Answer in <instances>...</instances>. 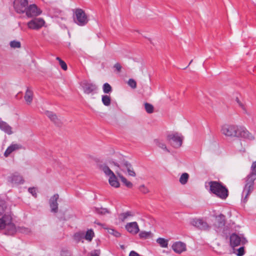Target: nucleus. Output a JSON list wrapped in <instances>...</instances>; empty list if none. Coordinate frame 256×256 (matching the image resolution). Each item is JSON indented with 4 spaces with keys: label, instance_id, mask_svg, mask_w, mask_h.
Here are the masks:
<instances>
[{
    "label": "nucleus",
    "instance_id": "nucleus-11",
    "mask_svg": "<svg viewBox=\"0 0 256 256\" xmlns=\"http://www.w3.org/2000/svg\"><path fill=\"white\" fill-rule=\"evenodd\" d=\"M45 21L42 18H34L27 23V26L30 29L38 30L44 26Z\"/></svg>",
    "mask_w": 256,
    "mask_h": 256
},
{
    "label": "nucleus",
    "instance_id": "nucleus-9",
    "mask_svg": "<svg viewBox=\"0 0 256 256\" xmlns=\"http://www.w3.org/2000/svg\"><path fill=\"white\" fill-rule=\"evenodd\" d=\"M167 139L174 148H178L182 144L183 138L180 134L176 132L168 134Z\"/></svg>",
    "mask_w": 256,
    "mask_h": 256
},
{
    "label": "nucleus",
    "instance_id": "nucleus-2",
    "mask_svg": "<svg viewBox=\"0 0 256 256\" xmlns=\"http://www.w3.org/2000/svg\"><path fill=\"white\" fill-rule=\"evenodd\" d=\"M210 191L218 197L224 200L228 196V192L226 187L221 183L216 181H211L209 182Z\"/></svg>",
    "mask_w": 256,
    "mask_h": 256
},
{
    "label": "nucleus",
    "instance_id": "nucleus-47",
    "mask_svg": "<svg viewBox=\"0 0 256 256\" xmlns=\"http://www.w3.org/2000/svg\"><path fill=\"white\" fill-rule=\"evenodd\" d=\"M60 64L62 68L64 70H66L68 68L66 63L62 60H60Z\"/></svg>",
    "mask_w": 256,
    "mask_h": 256
},
{
    "label": "nucleus",
    "instance_id": "nucleus-5",
    "mask_svg": "<svg viewBox=\"0 0 256 256\" xmlns=\"http://www.w3.org/2000/svg\"><path fill=\"white\" fill-rule=\"evenodd\" d=\"M110 163L116 167V170H118L119 169L124 172H127L128 175L132 176L134 177L136 176L132 165L128 161L122 160L120 162V163H118L112 160Z\"/></svg>",
    "mask_w": 256,
    "mask_h": 256
},
{
    "label": "nucleus",
    "instance_id": "nucleus-44",
    "mask_svg": "<svg viewBox=\"0 0 256 256\" xmlns=\"http://www.w3.org/2000/svg\"><path fill=\"white\" fill-rule=\"evenodd\" d=\"M139 190L144 194H147L149 192L148 189L146 187L144 184L140 186Z\"/></svg>",
    "mask_w": 256,
    "mask_h": 256
},
{
    "label": "nucleus",
    "instance_id": "nucleus-35",
    "mask_svg": "<svg viewBox=\"0 0 256 256\" xmlns=\"http://www.w3.org/2000/svg\"><path fill=\"white\" fill-rule=\"evenodd\" d=\"M189 178V175L187 173L182 174L180 178V182L182 184H185L188 180Z\"/></svg>",
    "mask_w": 256,
    "mask_h": 256
},
{
    "label": "nucleus",
    "instance_id": "nucleus-15",
    "mask_svg": "<svg viewBox=\"0 0 256 256\" xmlns=\"http://www.w3.org/2000/svg\"><path fill=\"white\" fill-rule=\"evenodd\" d=\"M82 86L84 92L86 94H94L96 92L98 88L95 84L86 80L82 82Z\"/></svg>",
    "mask_w": 256,
    "mask_h": 256
},
{
    "label": "nucleus",
    "instance_id": "nucleus-41",
    "mask_svg": "<svg viewBox=\"0 0 256 256\" xmlns=\"http://www.w3.org/2000/svg\"><path fill=\"white\" fill-rule=\"evenodd\" d=\"M236 250L234 252L238 256H242L244 254V246H241L238 249L234 248Z\"/></svg>",
    "mask_w": 256,
    "mask_h": 256
},
{
    "label": "nucleus",
    "instance_id": "nucleus-21",
    "mask_svg": "<svg viewBox=\"0 0 256 256\" xmlns=\"http://www.w3.org/2000/svg\"><path fill=\"white\" fill-rule=\"evenodd\" d=\"M172 250L178 254H180L186 250V245L181 242H174L172 246Z\"/></svg>",
    "mask_w": 256,
    "mask_h": 256
},
{
    "label": "nucleus",
    "instance_id": "nucleus-51",
    "mask_svg": "<svg viewBox=\"0 0 256 256\" xmlns=\"http://www.w3.org/2000/svg\"><path fill=\"white\" fill-rule=\"evenodd\" d=\"M21 232L25 234H28L30 232V230L28 228H21Z\"/></svg>",
    "mask_w": 256,
    "mask_h": 256
},
{
    "label": "nucleus",
    "instance_id": "nucleus-18",
    "mask_svg": "<svg viewBox=\"0 0 256 256\" xmlns=\"http://www.w3.org/2000/svg\"><path fill=\"white\" fill-rule=\"evenodd\" d=\"M59 198L58 194H55L52 196L50 200V206L51 208V212L56 213L58 210V200Z\"/></svg>",
    "mask_w": 256,
    "mask_h": 256
},
{
    "label": "nucleus",
    "instance_id": "nucleus-12",
    "mask_svg": "<svg viewBox=\"0 0 256 256\" xmlns=\"http://www.w3.org/2000/svg\"><path fill=\"white\" fill-rule=\"evenodd\" d=\"M246 242H247V240L246 238H241L235 233H233L230 236V244L234 248L240 244H244Z\"/></svg>",
    "mask_w": 256,
    "mask_h": 256
},
{
    "label": "nucleus",
    "instance_id": "nucleus-7",
    "mask_svg": "<svg viewBox=\"0 0 256 256\" xmlns=\"http://www.w3.org/2000/svg\"><path fill=\"white\" fill-rule=\"evenodd\" d=\"M100 168L106 176H109L108 182L110 185L114 188H118L120 183L113 172L106 165H102Z\"/></svg>",
    "mask_w": 256,
    "mask_h": 256
},
{
    "label": "nucleus",
    "instance_id": "nucleus-52",
    "mask_svg": "<svg viewBox=\"0 0 256 256\" xmlns=\"http://www.w3.org/2000/svg\"><path fill=\"white\" fill-rule=\"evenodd\" d=\"M95 224H97L98 225H99V226H102L104 228V229H107V228H106V227H104V224H101V223H100V222H95Z\"/></svg>",
    "mask_w": 256,
    "mask_h": 256
},
{
    "label": "nucleus",
    "instance_id": "nucleus-29",
    "mask_svg": "<svg viewBox=\"0 0 256 256\" xmlns=\"http://www.w3.org/2000/svg\"><path fill=\"white\" fill-rule=\"evenodd\" d=\"M8 210L6 202L4 200H0V216L4 214Z\"/></svg>",
    "mask_w": 256,
    "mask_h": 256
},
{
    "label": "nucleus",
    "instance_id": "nucleus-50",
    "mask_svg": "<svg viewBox=\"0 0 256 256\" xmlns=\"http://www.w3.org/2000/svg\"><path fill=\"white\" fill-rule=\"evenodd\" d=\"M236 102H238V105L244 110H245V108H244V105L240 102V101L239 100V99L238 98H236Z\"/></svg>",
    "mask_w": 256,
    "mask_h": 256
},
{
    "label": "nucleus",
    "instance_id": "nucleus-13",
    "mask_svg": "<svg viewBox=\"0 0 256 256\" xmlns=\"http://www.w3.org/2000/svg\"><path fill=\"white\" fill-rule=\"evenodd\" d=\"M226 224V216L222 214L216 216V222L214 224V228L217 232H220Z\"/></svg>",
    "mask_w": 256,
    "mask_h": 256
},
{
    "label": "nucleus",
    "instance_id": "nucleus-46",
    "mask_svg": "<svg viewBox=\"0 0 256 256\" xmlns=\"http://www.w3.org/2000/svg\"><path fill=\"white\" fill-rule=\"evenodd\" d=\"M28 191L32 194V196H34L35 198L36 197V188H30L28 189Z\"/></svg>",
    "mask_w": 256,
    "mask_h": 256
},
{
    "label": "nucleus",
    "instance_id": "nucleus-31",
    "mask_svg": "<svg viewBox=\"0 0 256 256\" xmlns=\"http://www.w3.org/2000/svg\"><path fill=\"white\" fill-rule=\"evenodd\" d=\"M94 212L98 214H101V215H104L106 214H110V210L106 208H94Z\"/></svg>",
    "mask_w": 256,
    "mask_h": 256
},
{
    "label": "nucleus",
    "instance_id": "nucleus-42",
    "mask_svg": "<svg viewBox=\"0 0 256 256\" xmlns=\"http://www.w3.org/2000/svg\"><path fill=\"white\" fill-rule=\"evenodd\" d=\"M108 232L109 234L114 236L116 238L120 237V234L113 228L108 229Z\"/></svg>",
    "mask_w": 256,
    "mask_h": 256
},
{
    "label": "nucleus",
    "instance_id": "nucleus-33",
    "mask_svg": "<svg viewBox=\"0 0 256 256\" xmlns=\"http://www.w3.org/2000/svg\"><path fill=\"white\" fill-rule=\"evenodd\" d=\"M156 242L162 248H167L168 246V240L164 238H159L156 240Z\"/></svg>",
    "mask_w": 256,
    "mask_h": 256
},
{
    "label": "nucleus",
    "instance_id": "nucleus-1",
    "mask_svg": "<svg viewBox=\"0 0 256 256\" xmlns=\"http://www.w3.org/2000/svg\"><path fill=\"white\" fill-rule=\"evenodd\" d=\"M250 170V173L246 178V184L242 192L244 203L248 201V196L254 190V180L256 179V160L252 163Z\"/></svg>",
    "mask_w": 256,
    "mask_h": 256
},
{
    "label": "nucleus",
    "instance_id": "nucleus-36",
    "mask_svg": "<svg viewBox=\"0 0 256 256\" xmlns=\"http://www.w3.org/2000/svg\"><path fill=\"white\" fill-rule=\"evenodd\" d=\"M74 238L78 242H80L82 239L84 238V233L82 232H76L74 236Z\"/></svg>",
    "mask_w": 256,
    "mask_h": 256
},
{
    "label": "nucleus",
    "instance_id": "nucleus-16",
    "mask_svg": "<svg viewBox=\"0 0 256 256\" xmlns=\"http://www.w3.org/2000/svg\"><path fill=\"white\" fill-rule=\"evenodd\" d=\"M8 182L12 184H22L24 182V180L22 179V176L17 172L11 174L8 177Z\"/></svg>",
    "mask_w": 256,
    "mask_h": 256
},
{
    "label": "nucleus",
    "instance_id": "nucleus-32",
    "mask_svg": "<svg viewBox=\"0 0 256 256\" xmlns=\"http://www.w3.org/2000/svg\"><path fill=\"white\" fill-rule=\"evenodd\" d=\"M154 142L155 144L160 148L164 150L170 152V150L167 148L166 146L164 143L158 140H154Z\"/></svg>",
    "mask_w": 256,
    "mask_h": 256
},
{
    "label": "nucleus",
    "instance_id": "nucleus-28",
    "mask_svg": "<svg viewBox=\"0 0 256 256\" xmlns=\"http://www.w3.org/2000/svg\"><path fill=\"white\" fill-rule=\"evenodd\" d=\"M116 174H118V176H119L120 178V179L122 182L128 188H131L132 187V184L130 182L128 181L126 178H125L123 176L120 174L118 171V170H116Z\"/></svg>",
    "mask_w": 256,
    "mask_h": 256
},
{
    "label": "nucleus",
    "instance_id": "nucleus-8",
    "mask_svg": "<svg viewBox=\"0 0 256 256\" xmlns=\"http://www.w3.org/2000/svg\"><path fill=\"white\" fill-rule=\"evenodd\" d=\"M190 224L201 230H208L210 226L203 218H192L190 222Z\"/></svg>",
    "mask_w": 256,
    "mask_h": 256
},
{
    "label": "nucleus",
    "instance_id": "nucleus-26",
    "mask_svg": "<svg viewBox=\"0 0 256 256\" xmlns=\"http://www.w3.org/2000/svg\"><path fill=\"white\" fill-rule=\"evenodd\" d=\"M134 216V213L130 211H127L118 214V218L119 220L124 222L126 220H128L129 218Z\"/></svg>",
    "mask_w": 256,
    "mask_h": 256
},
{
    "label": "nucleus",
    "instance_id": "nucleus-17",
    "mask_svg": "<svg viewBox=\"0 0 256 256\" xmlns=\"http://www.w3.org/2000/svg\"><path fill=\"white\" fill-rule=\"evenodd\" d=\"M239 130L238 138H242L248 140H254V136L250 132L245 128L240 126Z\"/></svg>",
    "mask_w": 256,
    "mask_h": 256
},
{
    "label": "nucleus",
    "instance_id": "nucleus-10",
    "mask_svg": "<svg viewBox=\"0 0 256 256\" xmlns=\"http://www.w3.org/2000/svg\"><path fill=\"white\" fill-rule=\"evenodd\" d=\"M14 8L18 14L25 13L28 5V0H14L13 2Z\"/></svg>",
    "mask_w": 256,
    "mask_h": 256
},
{
    "label": "nucleus",
    "instance_id": "nucleus-40",
    "mask_svg": "<svg viewBox=\"0 0 256 256\" xmlns=\"http://www.w3.org/2000/svg\"><path fill=\"white\" fill-rule=\"evenodd\" d=\"M10 46L11 48H20L21 47V44L20 42L16 40H12L10 42Z\"/></svg>",
    "mask_w": 256,
    "mask_h": 256
},
{
    "label": "nucleus",
    "instance_id": "nucleus-30",
    "mask_svg": "<svg viewBox=\"0 0 256 256\" xmlns=\"http://www.w3.org/2000/svg\"><path fill=\"white\" fill-rule=\"evenodd\" d=\"M94 231L92 230H88L86 232V234H84V238L89 241H92V239L94 237Z\"/></svg>",
    "mask_w": 256,
    "mask_h": 256
},
{
    "label": "nucleus",
    "instance_id": "nucleus-14",
    "mask_svg": "<svg viewBox=\"0 0 256 256\" xmlns=\"http://www.w3.org/2000/svg\"><path fill=\"white\" fill-rule=\"evenodd\" d=\"M42 12V11L35 4L28 5L25 12L26 16L28 18L37 16L40 15Z\"/></svg>",
    "mask_w": 256,
    "mask_h": 256
},
{
    "label": "nucleus",
    "instance_id": "nucleus-19",
    "mask_svg": "<svg viewBox=\"0 0 256 256\" xmlns=\"http://www.w3.org/2000/svg\"><path fill=\"white\" fill-rule=\"evenodd\" d=\"M11 220H12V218L10 212H6L0 218V230L4 229L6 225L10 224Z\"/></svg>",
    "mask_w": 256,
    "mask_h": 256
},
{
    "label": "nucleus",
    "instance_id": "nucleus-20",
    "mask_svg": "<svg viewBox=\"0 0 256 256\" xmlns=\"http://www.w3.org/2000/svg\"><path fill=\"white\" fill-rule=\"evenodd\" d=\"M126 228L132 234H138L140 230L136 222L128 223L126 225Z\"/></svg>",
    "mask_w": 256,
    "mask_h": 256
},
{
    "label": "nucleus",
    "instance_id": "nucleus-4",
    "mask_svg": "<svg viewBox=\"0 0 256 256\" xmlns=\"http://www.w3.org/2000/svg\"><path fill=\"white\" fill-rule=\"evenodd\" d=\"M110 163L116 167V170H118L119 169L124 172H127L128 175L132 176L134 177L136 176L132 165L128 161L122 160L120 162V163H118L112 160Z\"/></svg>",
    "mask_w": 256,
    "mask_h": 256
},
{
    "label": "nucleus",
    "instance_id": "nucleus-37",
    "mask_svg": "<svg viewBox=\"0 0 256 256\" xmlns=\"http://www.w3.org/2000/svg\"><path fill=\"white\" fill-rule=\"evenodd\" d=\"M144 108L148 114H152L154 110V106L152 104L148 102L144 103Z\"/></svg>",
    "mask_w": 256,
    "mask_h": 256
},
{
    "label": "nucleus",
    "instance_id": "nucleus-25",
    "mask_svg": "<svg viewBox=\"0 0 256 256\" xmlns=\"http://www.w3.org/2000/svg\"><path fill=\"white\" fill-rule=\"evenodd\" d=\"M46 116L56 125L60 126V122L56 115L52 112L46 111L45 112Z\"/></svg>",
    "mask_w": 256,
    "mask_h": 256
},
{
    "label": "nucleus",
    "instance_id": "nucleus-48",
    "mask_svg": "<svg viewBox=\"0 0 256 256\" xmlns=\"http://www.w3.org/2000/svg\"><path fill=\"white\" fill-rule=\"evenodd\" d=\"M100 252L98 250H94L91 252L90 256H100Z\"/></svg>",
    "mask_w": 256,
    "mask_h": 256
},
{
    "label": "nucleus",
    "instance_id": "nucleus-22",
    "mask_svg": "<svg viewBox=\"0 0 256 256\" xmlns=\"http://www.w3.org/2000/svg\"><path fill=\"white\" fill-rule=\"evenodd\" d=\"M12 128L6 122L0 118V130L8 135L13 133Z\"/></svg>",
    "mask_w": 256,
    "mask_h": 256
},
{
    "label": "nucleus",
    "instance_id": "nucleus-24",
    "mask_svg": "<svg viewBox=\"0 0 256 256\" xmlns=\"http://www.w3.org/2000/svg\"><path fill=\"white\" fill-rule=\"evenodd\" d=\"M12 220L10 221V224L6 225L4 228L5 230L4 234L7 235H13L16 232V228L15 225L12 223Z\"/></svg>",
    "mask_w": 256,
    "mask_h": 256
},
{
    "label": "nucleus",
    "instance_id": "nucleus-39",
    "mask_svg": "<svg viewBox=\"0 0 256 256\" xmlns=\"http://www.w3.org/2000/svg\"><path fill=\"white\" fill-rule=\"evenodd\" d=\"M103 92L105 94H110L112 92V88L108 83H105L102 86Z\"/></svg>",
    "mask_w": 256,
    "mask_h": 256
},
{
    "label": "nucleus",
    "instance_id": "nucleus-49",
    "mask_svg": "<svg viewBox=\"0 0 256 256\" xmlns=\"http://www.w3.org/2000/svg\"><path fill=\"white\" fill-rule=\"evenodd\" d=\"M114 67L118 71V72H120L121 69H122V66H120V64H119V63H116Z\"/></svg>",
    "mask_w": 256,
    "mask_h": 256
},
{
    "label": "nucleus",
    "instance_id": "nucleus-34",
    "mask_svg": "<svg viewBox=\"0 0 256 256\" xmlns=\"http://www.w3.org/2000/svg\"><path fill=\"white\" fill-rule=\"evenodd\" d=\"M102 101L105 106H109L110 104V98L108 95H103L102 96Z\"/></svg>",
    "mask_w": 256,
    "mask_h": 256
},
{
    "label": "nucleus",
    "instance_id": "nucleus-27",
    "mask_svg": "<svg viewBox=\"0 0 256 256\" xmlns=\"http://www.w3.org/2000/svg\"><path fill=\"white\" fill-rule=\"evenodd\" d=\"M24 100L26 103L29 104H30L33 100V92L32 90L28 88L24 96Z\"/></svg>",
    "mask_w": 256,
    "mask_h": 256
},
{
    "label": "nucleus",
    "instance_id": "nucleus-45",
    "mask_svg": "<svg viewBox=\"0 0 256 256\" xmlns=\"http://www.w3.org/2000/svg\"><path fill=\"white\" fill-rule=\"evenodd\" d=\"M61 256H71L72 252L68 250H62L60 252Z\"/></svg>",
    "mask_w": 256,
    "mask_h": 256
},
{
    "label": "nucleus",
    "instance_id": "nucleus-6",
    "mask_svg": "<svg viewBox=\"0 0 256 256\" xmlns=\"http://www.w3.org/2000/svg\"><path fill=\"white\" fill-rule=\"evenodd\" d=\"M240 126L234 125H224L221 130L222 134L227 136L238 137Z\"/></svg>",
    "mask_w": 256,
    "mask_h": 256
},
{
    "label": "nucleus",
    "instance_id": "nucleus-38",
    "mask_svg": "<svg viewBox=\"0 0 256 256\" xmlns=\"http://www.w3.org/2000/svg\"><path fill=\"white\" fill-rule=\"evenodd\" d=\"M152 234L150 232H140L139 234V236L140 238H148L152 236Z\"/></svg>",
    "mask_w": 256,
    "mask_h": 256
},
{
    "label": "nucleus",
    "instance_id": "nucleus-3",
    "mask_svg": "<svg viewBox=\"0 0 256 256\" xmlns=\"http://www.w3.org/2000/svg\"><path fill=\"white\" fill-rule=\"evenodd\" d=\"M74 22L79 26H84L88 22L89 19L84 11L82 8L73 10Z\"/></svg>",
    "mask_w": 256,
    "mask_h": 256
},
{
    "label": "nucleus",
    "instance_id": "nucleus-43",
    "mask_svg": "<svg viewBox=\"0 0 256 256\" xmlns=\"http://www.w3.org/2000/svg\"><path fill=\"white\" fill-rule=\"evenodd\" d=\"M128 83V86H130L132 88H136V82L134 79H129Z\"/></svg>",
    "mask_w": 256,
    "mask_h": 256
},
{
    "label": "nucleus",
    "instance_id": "nucleus-54",
    "mask_svg": "<svg viewBox=\"0 0 256 256\" xmlns=\"http://www.w3.org/2000/svg\"><path fill=\"white\" fill-rule=\"evenodd\" d=\"M192 62V60H190V63H189V64H188V65H190V64Z\"/></svg>",
    "mask_w": 256,
    "mask_h": 256
},
{
    "label": "nucleus",
    "instance_id": "nucleus-53",
    "mask_svg": "<svg viewBox=\"0 0 256 256\" xmlns=\"http://www.w3.org/2000/svg\"><path fill=\"white\" fill-rule=\"evenodd\" d=\"M56 60H58L59 62H60V60H62L59 57H56Z\"/></svg>",
    "mask_w": 256,
    "mask_h": 256
},
{
    "label": "nucleus",
    "instance_id": "nucleus-23",
    "mask_svg": "<svg viewBox=\"0 0 256 256\" xmlns=\"http://www.w3.org/2000/svg\"><path fill=\"white\" fill-rule=\"evenodd\" d=\"M22 148V145L17 144H12L6 150L4 156L5 157L8 156L14 150Z\"/></svg>",
    "mask_w": 256,
    "mask_h": 256
}]
</instances>
